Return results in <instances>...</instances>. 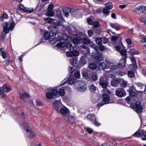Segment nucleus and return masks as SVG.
Here are the masks:
<instances>
[{
  "label": "nucleus",
  "mask_w": 146,
  "mask_h": 146,
  "mask_svg": "<svg viewBox=\"0 0 146 146\" xmlns=\"http://www.w3.org/2000/svg\"><path fill=\"white\" fill-rule=\"evenodd\" d=\"M102 102L97 104V106L100 107L108 103H112L115 102V101L110 100V96L104 93L102 95Z\"/></svg>",
  "instance_id": "f257e3e1"
},
{
  "label": "nucleus",
  "mask_w": 146,
  "mask_h": 146,
  "mask_svg": "<svg viewBox=\"0 0 146 146\" xmlns=\"http://www.w3.org/2000/svg\"><path fill=\"white\" fill-rule=\"evenodd\" d=\"M74 87L75 89L77 91L84 92L85 91L87 88V86L85 83L81 81H77L74 84Z\"/></svg>",
  "instance_id": "f03ea898"
},
{
  "label": "nucleus",
  "mask_w": 146,
  "mask_h": 146,
  "mask_svg": "<svg viewBox=\"0 0 146 146\" xmlns=\"http://www.w3.org/2000/svg\"><path fill=\"white\" fill-rule=\"evenodd\" d=\"M20 125L21 126H23V129L26 131L27 133V136L28 137L31 138L35 136V134L33 132L31 131V129L28 126L27 123H20Z\"/></svg>",
  "instance_id": "7ed1b4c3"
},
{
  "label": "nucleus",
  "mask_w": 146,
  "mask_h": 146,
  "mask_svg": "<svg viewBox=\"0 0 146 146\" xmlns=\"http://www.w3.org/2000/svg\"><path fill=\"white\" fill-rule=\"evenodd\" d=\"M91 56L96 62H100L103 59V55L98 49L95 50L92 53Z\"/></svg>",
  "instance_id": "20e7f679"
},
{
  "label": "nucleus",
  "mask_w": 146,
  "mask_h": 146,
  "mask_svg": "<svg viewBox=\"0 0 146 146\" xmlns=\"http://www.w3.org/2000/svg\"><path fill=\"white\" fill-rule=\"evenodd\" d=\"M126 59L122 58L119 61V63L116 65H112L111 66V68L113 70H116L117 69H120L125 67V63L126 62Z\"/></svg>",
  "instance_id": "39448f33"
},
{
  "label": "nucleus",
  "mask_w": 146,
  "mask_h": 146,
  "mask_svg": "<svg viewBox=\"0 0 146 146\" xmlns=\"http://www.w3.org/2000/svg\"><path fill=\"white\" fill-rule=\"evenodd\" d=\"M130 107L136 112H141L143 110V108L141 104L139 102H137L135 104L130 105Z\"/></svg>",
  "instance_id": "423d86ee"
},
{
  "label": "nucleus",
  "mask_w": 146,
  "mask_h": 146,
  "mask_svg": "<svg viewBox=\"0 0 146 146\" xmlns=\"http://www.w3.org/2000/svg\"><path fill=\"white\" fill-rule=\"evenodd\" d=\"M54 33L49 32H45L44 33V36L42 37L40 40V43L44 42L45 41L47 40H49L50 41H52V38L54 36Z\"/></svg>",
  "instance_id": "0eeeda50"
},
{
  "label": "nucleus",
  "mask_w": 146,
  "mask_h": 146,
  "mask_svg": "<svg viewBox=\"0 0 146 146\" xmlns=\"http://www.w3.org/2000/svg\"><path fill=\"white\" fill-rule=\"evenodd\" d=\"M56 45L59 48H63L64 49H68L70 51L73 48V46L71 44L68 42H61L58 43Z\"/></svg>",
  "instance_id": "6e6552de"
},
{
  "label": "nucleus",
  "mask_w": 146,
  "mask_h": 146,
  "mask_svg": "<svg viewBox=\"0 0 146 146\" xmlns=\"http://www.w3.org/2000/svg\"><path fill=\"white\" fill-rule=\"evenodd\" d=\"M83 35L75 34L74 35V38L73 39V42L76 44L82 43Z\"/></svg>",
  "instance_id": "1a4fd4ad"
},
{
  "label": "nucleus",
  "mask_w": 146,
  "mask_h": 146,
  "mask_svg": "<svg viewBox=\"0 0 146 146\" xmlns=\"http://www.w3.org/2000/svg\"><path fill=\"white\" fill-rule=\"evenodd\" d=\"M58 94V91L56 89H52L50 92L46 94V97L49 99L55 98Z\"/></svg>",
  "instance_id": "9d476101"
},
{
  "label": "nucleus",
  "mask_w": 146,
  "mask_h": 146,
  "mask_svg": "<svg viewBox=\"0 0 146 146\" xmlns=\"http://www.w3.org/2000/svg\"><path fill=\"white\" fill-rule=\"evenodd\" d=\"M54 34V36L52 38V41H53L54 42V43L58 41L61 40L62 39V37L60 35V33L57 31L55 32H53Z\"/></svg>",
  "instance_id": "9b49d317"
},
{
  "label": "nucleus",
  "mask_w": 146,
  "mask_h": 146,
  "mask_svg": "<svg viewBox=\"0 0 146 146\" xmlns=\"http://www.w3.org/2000/svg\"><path fill=\"white\" fill-rule=\"evenodd\" d=\"M115 95L119 97H122L125 96L126 93L123 89L117 88L116 90Z\"/></svg>",
  "instance_id": "f8f14e48"
},
{
  "label": "nucleus",
  "mask_w": 146,
  "mask_h": 146,
  "mask_svg": "<svg viewBox=\"0 0 146 146\" xmlns=\"http://www.w3.org/2000/svg\"><path fill=\"white\" fill-rule=\"evenodd\" d=\"M18 7L20 10L23 11L25 12L29 13H31L34 10L33 8H27L24 7V5L22 4H20Z\"/></svg>",
  "instance_id": "ddd939ff"
},
{
  "label": "nucleus",
  "mask_w": 146,
  "mask_h": 146,
  "mask_svg": "<svg viewBox=\"0 0 146 146\" xmlns=\"http://www.w3.org/2000/svg\"><path fill=\"white\" fill-rule=\"evenodd\" d=\"M146 7L144 5L139 6L136 8L134 12L136 14H140L144 13L145 11Z\"/></svg>",
  "instance_id": "4468645a"
},
{
  "label": "nucleus",
  "mask_w": 146,
  "mask_h": 146,
  "mask_svg": "<svg viewBox=\"0 0 146 146\" xmlns=\"http://www.w3.org/2000/svg\"><path fill=\"white\" fill-rule=\"evenodd\" d=\"M72 10H71V14L72 16L73 17H75L77 18H82V13L79 10H75L72 11Z\"/></svg>",
  "instance_id": "2eb2a0df"
},
{
  "label": "nucleus",
  "mask_w": 146,
  "mask_h": 146,
  "mask_svg": "<svg viewBox=\"0 0 146 146\" xmlns=\"http://www.w3.org/2000/svg\"><path fill=\"white\" fill-rule=\"evenodd\" d=\"M71 65L75 67L79 68V62L77 57L73 58L70 60Z\"/></svg>",
  "instance_id": "dca6fc26"
},
{
  "label": "nucleus",
  "mask_w": 146,
  "mask_h": 146,
  "mask_svg": "<svg viewBox=\"0 0 146 146\" xmlns=\"http://www.w3.org/2000/svg\"><path fill=\"white\" fill-rule=\"evenodd\" d=\"M87 60V56L86 55L82 56L81 57L79 62V68L84 66L86 64Z\"/></svg>",
  "instance_id": "f3484780"
},
{
  "label": "nucleus",
  "mask_w": 146,
  "mask_h": 146,
  "mask_svg": "<svg viewBox=\"0 0 146 146\" xmlns=\"http://www.w3.org/2000/svg\"><path fill=\"white\" fill-rule=\"evenodd\" d=\"M66 54L68 57H70L78 55L79 52L76 50H73L72 51L67 52Z\"/></svg>",
  "instance_id": "a211bd4d"
},
{
  "label": "nucleus",
  "mask_w": 146,
  "mask_h": 146,
  "mask_svg": "<svg viewBox=\"0 0 146 146\" xmlns=\"http://www.w3.org/2000/svg\"><path fill=\"white\" fill-rule=\"evenodd\" d=\"M60 112L63 115L69 114L70 111L66 108L64 107L60 109Z\"/></svg>",
  "instance_id": "6ab92c4d"
},
{
  "label": "nucleus",
  "mask_w": 146,
  "mask_h": 146,
  "mask_svg": "<svg viewBox=\"0 0 146 146\" xmlns=\"http://www.w3.org/2000/svg\"><path fill=\"white\" fill-rule=\"evenodd\" d=\"M110 25L112 28L115 29L116 31H118L120 30L121 29V27L117 23H110Z\"/></svg>",
  "instance_id": "aec40b11"
},
{
  "label": "nucleus",
  "mask_w": 146,
  "mask_h": 146,
  "mask_svg": "<svg viewBox=\"0 0 146 146\" xmlns=\"http://www.w3.org/2000/svg\"><path fill=\"white\" fill-rule=\"evenodd\" d=\"M129 59L132 63V69H134L136 68L137 66L136 63V59L135 57L133 56H131L129 57Z\"/></svg>",
  "instance_id": "412c9836"
},
{
  "label": "nucleus",
  "mask_w": 146,
  "mask_h": 146,
  "mask_svg": "<svg viewBox=\"0 0 146 146\" xmlns=\"http://www.w3.org/2000/svg\"><path fill=\"white\" fill-rule=\"evenodd\" d=\"M120 78H118L117 80H114L111 82V85L113 86L116 87L118 86L120 82L119 80Z\"/></svg>",
  "instance_id": "4be33fe9"
},
{
  "label": "nucleus",
  "mask_w": 146,
  "mask_h": 146,
  "mask_svg": "<svg viewBox=\"0 0 146 146\" xmlns=\"http://www.w3.org/2000/svg\"><path fill=\"white\" fill-rule=\"evenodd\" d=\"M99 83L100 86L103 88H106L108 85V83L107 82H105L102 80V78H101L100 79Z\"/></svg>",
  "instance_id": "5701e85b"
},
{
  "label": "nucleus",
  "mask_w": 146,
  "mask_h": 146,
  "mask_svg": "<svg viewBox=\"0 0 146 146\" xmlns=\"http://www.w3.org/2000/svg\"><path fill=\"white\" fill-rule=\"evenodd\" d=\"M82 43L83 44H85L87 45L90 44L91 42L90 40L88 39L83 35L82 36Z\"/></svg>",
  "instance_id": "b1692460"
},
{
  "label": "nucleus",
  "mask_w": 146,
  "mask_h": 146,
  "mask_svg": "<svg viewBox=\"0 0 146 146\" xmlns=\"http://www.w3.org/2000/svg\"><path fill=\"white\" fill-rule=\"evenodd\" d=\"M94 19V17L92 16L87 18L86 21L88 24L90 25H92L93 23V21Z\"/></svg>",
  "instance_id": "393cba45"
},
{
  "label": "nucleus",
  "mask_w": 146,
  "mask_h": 146,
  "mask_svg": "<svg viewBox=\"0 0 146 146\" xmlns=\"http://www.w3.org/2000/svg\"><path fill=\"white\" fill-rule=\"evenodd\" d=\"M62 38L63 39L68 42H70L72 40L71 37L69 36L66 34H64L62 36Z\"/></svg>",
  "instance_id": "a878e982"
},
{
  "label": "nucleus",
  "mask_w": 146,
  "mask_h": 146,
  "mask_svg": "<svg viewBox=\"0 0 146 146\" xmlns=\"http://www.w3.org/2000/svg\"><path fill=\"white\" fill-rule=\"evenodd\" d=\"M128 52L131 55H133L135 54H138L139 52L137 50H135L134 48L130 49L128 51Z\"/></svg>",
  "instance_id": "bb28decb"
},
{
  "label": "nucleus",
  "mask_w": 146,
  "mask_h": 146,
  "mask_svg": "<svg viewBox=\"0 0 146 146\" xmlns=\"http://www.w3.org/2000/svg\"><path fill=\"white\" fill-rule=\"evenodd\" d=\"M82 74L83 77L88 80H89L90 78V76L88 74L86 71H82Z\"/></svg>",
  "instance_id": "cd10ccee"
},
{
  "label": "nucleus",
  "mask_w": 146,
  "mask_h": 146,
  "mask_svg": "<svg viewBox=\"0 0 146 146\" xmlns=\"http://www.w3.org/2000/svg\"><path fill=\"white\" fill-rule=\"evenodd\" d=\"M120 53L122 58H125V59L127 58V50L126 49L121 50H120Z\"/></svg>",
  "instance_id": "c85d7f7f"
},
{
  "label": "nucleus",
  "mask_w": 146,
  "mask_h": 146,
  "mask_svg": "<svg viewBox=\"0 0 146 146\" xmlns=\"http://www.w3.org/2000/svg\"><path fill=\"white\" fill-rule=\"evenodd\" d=\"M87 117L89 119L92 123H94L96 119V118L95 116L91 114H88Z\"/></svg>",
  "instance_id": "c756f323"
},
{
  "label": "nucleus",
  "mask_w": 146,
  "mask_h": 146,
  "mask_svg": "<svg viewBox=\"0 0 146 146\" xmlns=\"http://www.w3.org/2000/svg\"><path fill=\"white\" fill-rule=\"evenodd\" d=\"M9 16L8 15L5 13H4L1 15L0 17V21H3L5 19H7L8 18Z\"/></svg>",
  "instance_id": "7c9ffc66"
},
{
  "label": "nucleus",
  "mask_w": 146,
  "mask_h": 146,
  "mask_svg": "<svg viewBox=\"0 0 146 146\" xmlns=\"http://www.w3.org/2000/svg\"><path fill=\"white\" fill-rule=\"evenodd\" d=\"M3 91L4 92H8L11 90V88L8 85L5 84L3 86Z\"/></svg>",
  "instance_id": "2f4dec72"
},
{
  "label": "nucleus",
  "mask_w": 146,
  "mask_h": 146,
  "mask_svg": "<svg viewBox=\"0 0 146 146\" xmlns=\"http://www.w3.org/2000/svg\"><path fill=\"white\" fill-rule=\"evenodd\" d=\"M10 24L9 26V28L12 31L14 29V27L15 25V22L14 21L12 17L11 19V20L10 21Z\"/></svg>",
  "instance_id": "473e14b6"
},
{
  "label": "nucleus",
  "mask_w": 146,
  "mask_h": 146,
  "mask_svg": "<svg viewBox=\"0 0 146 146\" xmlns=\"http://www.w3.org/2000/svg\"><path fill=\"white\" fill-rule=\"evenodd\" d=\"M66 87V86L62 87L59 89V92L58 91V93L59 95L63 96L64 95L65 92L64 88H65Z\"/></svg>",
  "instance_id": "72a5a7b5"
},
{
  "label": "nucleus",
  "mask_w": 146,
  "mask_h": 146,
  "mask_svg": "<svg viewBox=\"0 0 146 146\" xmlns=\"http://www.w3.org/2000/svg\"><path fill=\"white\" fill-rule=\"evenodd\" d=\"M119 80H120V84L123 87L125 88L127 86V82L124 80L123 79L120 78Z\"/></svg>",
  "instance_id": "f704fd0d"
},
{
  "label": "nucleus",
  "mask_w": 146,
  "mask_h": 146,
  "mask_svg": "<svg viewBox=\"0 0 146 146\" xmlns=\"http://www.w3.org/2000/svg\"><path fill=\"white\" fill-rule=\"evenodd\" d=\"M106 64L104 62H103L100 64L98 66V67L100 70H103L106 68Z\"/></svg>",
  "instance_id": "c9c22d12"
},
{
  "label": "nucleus",
  "mask_w": 146,
  "mask_h": 146,
  "mask_svg": "<svg viewBox=\"0 0 146 146\" xmlns=\"http://www.w3.org/2000/svg\"><path fill=\"white\" fill-rule=\"evenodd\" d=\"M19 96L21 99L23 100H24L25 98H27L29 96V94L26 93H21Z\"/></svg>",
  "instance_id": "e433bc0d"
},
{
  "label": "nucleus",
  "mask_w": 146,
  "mask_h": 146,
  "mask_svg": "<svg viewBox=\"0 0 146 146\" xmlns=\"http://www.w3.org/2000/svg\"><path fill=\"white\" fill-rule=\"evenodd\" d=\"M95 41L96 43L98 45L102 44V39L100 37H98L96 38L95 40Z\"/></svg>",
  "instance_id": "4c0bfd02"
},
{
  "label": "nucleus",
  "mask_w": 146,
  "mask_h": 146,
  "mask_svg": "<svg viewBox=\"0 0 146 146\" xmlns=\"http://www.w3.org/2000/svg\"><path fill=\"white\" fill-rule=\"evenodd\" d=\"M3 28V31L5 33L7 34L9 32V30H10L9 27H5V25H4L2 27Z\"/></svg>",
  "instance_id": "58836bf2"
},
{
  "label": "nucleus",
  "mask_w": 146,
  "mask_h": 146,
  "mask_svg": "<svg viewBox=\"0 0 146 146\" xmlns=\"http://www.w3.org/2000/svg\"><path fill=\"white\" fill-rule=\"evenodd\" d=\"M106 7L107 8V9L110 10L113 8V6L111 2H108L106 4Z\"/></svg>",
  "instance_id": "ea45409f"
},
{
  "label": "nucleus",
  "mask_w": 146,
  "mask_h": 146,
  "mask_svg": "<svg viewBox=\"0 0 146 146\" xmlns=\"http://www.w3.org/2000/svg\"><path fill=\"white\" fill-rule=\"evenodd\" d=\"M54 12L52 11H48L46 13L45 15L47 16L51 17L54 15Z\"/></svg>",
  "instance_id": "a19ab883"
},
{
  "label": "nucleus",
  "mask_w": 146,
  "mask_h": 146,
  "mask_svg": "<svg viewBox=\"0 0 146 146\" xmlns=\"http://www.w3.org/2000/svg\"><path fill=\"white\" fill-rule=\"evenodd\" d=\"M127 75L129 77L131 78L134 77L135 75V74L133 72L130 70L128 71Z\"/></svg>",
  "instance_id": "79ce46f5"
},
{
  "label": "nucleus",
  "mask_w": 146,
  "mask_h": 146,
  "mask_svg": "<svg viewBox=\"0 0 146 146\" xmlns=\"http://www.w3.org/2000/svg\"><path fill=\"white\" fill-rule=\"evenodd\" d=\"M108 9L107 8H104L102 10V12L104 14V15L106 17L110 13L109 11L108 10Z\"/></svg>",
  "instance_id": "37998d69"
},
{
  "label": "nucleus",
  "mask_w": 146,
  "mask_h": 146,
  "mask_svg": "<svg viewBox=\"0 0 146 146\" xmlns=\"http://www.w3.org/2000/svg\"><path fill=\"white\" fill-rule=\"evenodd\" d=\"M89 67L91 69L94 70L96 68L97 66L95 64L93 63H91L89 64Z\"/></svg>",
  "instance_id": "c03bdc74"
},
{
  "label": "nucleus",
  "mask_w": 146,
  "mask_h": 146,
  "mask_svg": "<svg viewBox=\"0 0 146 146\" xmlns=\"http://www.w3.org/2000/svg\"><path fill=\"white\" fill-rule=\"evenodd\" d=\"M6 96V95L2 91L1 88L0 87V98H5Z\"/></svg>",
  "instance_id": "a18cd8bd"
},
{
  "label": "nucleus",
  "mask_w": 146,
  "mask_h": 146,
  "mask_svg": "<svg viewBox=\"0 0 146 146\" xmlns=\"http://www.w3.org/2000/svg\"><path fill=\"white\" fill-rule=\"evenodd\" d=\"M96 88L95 86L94 85H91L90 88V91L93 93H94L96 91Z\"/></svg>",
  "instance_id": "49530a36"
},
{
  "label": "nucleus",
  "mask_w": 146,
  "mask_h": 146,
  "mask_svg": "<svg viewBox=\"0 0 146 146\" xmlns=\"http://www.w3.org/2000/svg\"><path fill=\"white\" fill-rule=\"evenodd\" d=\"M76 79L74 78H71L69 81V84H74L75 83L76 81Z\"/></svg>",
  "instance_id": "de8ad7c7"
},
{
  "label": "nucleus",
  "mask_w": 146,
  "mask_h": 146,
  "mask_svg": "<svg viewBox=\"0 0 146 146\" xmlns=\"http://www.w3.org/2000/svg\"><path fill=\"white\" fill-rule=\"evenodd\" d=\"M102 40L103 44H105L109 42V39L108 38H106L105 37H104L102 38Z\"/></svg>",
  "instance_id": "09e8293b"
},
{
  "label": "nucleus",
  "mask_w": 146,
  "mask_h": 146,
  "mask_svg": "<svg viewBox=\"0 0 146 146\" xmlns=\"http://www.w3.org/2000/svg\"><path fill=\"white\" fill-rule=\"evenodd\" d=\"M44 9V6L43 5H41L36 9V11H37L38 12H39L43 11Z\"/></svg>",
  "instance_id": "8fccbe9b"
},
{
  "label": "nucleus",
  "mask_w": 146,
  "mask_h": 146,
  "mask_svg": "<svg viewBox=\"0 0 146 146\" xmlns=\"http://www.w3.org/2000/svg\"><path fill=\"white\" fill-rule=\"evenodd\" d=\"M136 85L137 86H138V87L141 89H143V88L145 86L143 84L139 82L137 83H136Z\"/></svg>",
  "instance_id": "3c124183"
},
{
  "label": "nucleus",
  "mask_w": 146,
  "mask_h": 146,
  "mask_svg": "<svg viewBox=\"0 0 146 146\" xmlns=\"http://www.w3.org/2000/svg\"><path fill=\"white\" fill-rule=\"evenodd\" d=\"M91 77L93 81H96L98 79V77L97 75L96 74H94L91 76Z\"/></svg>",
  "instance_id": "603ef678"
},
{
  "label": "nucleus",
  "mask_w": 146,
  "mask_h": 146,
  "mask_svg": "<svg viewBox=\"0 0 146 146\" xmlns=\"http://www.w3.org/2000/svg\"><path fill=\"white\" fill-rule=\"evenodd\" d=\"M92 25H93L94 27L97 28L99 26L100 23L98 21H96L93 22Z\"/></svg>",
  "instance_id": "864d4df0"
},
{
  "label": "nucleus",
  "mask_w": 146,
  "mask_h": 146,
  "mask_svg": "<svg viewBox=\"0 0 146 146\" xmlns=\"http://www.w3.org/2000/svg\"><path fill=\"white\" fill-rule=\"evenodd\" d=\"M44 20L46 23H51L52 21V19L49 17H46L44 18Z\"/></svg>",
  "instance_id": "5fc2aeb1"
},
{
  "label": "nucleus",
  "mask_w": 146,
  "mask_h": 146,
  "mask_svg": "<svg viewBox=\"0 0 146 146\" xmlns=\"http://www.w3.org/2000/svg\"><path fill=\"white\" fill-rule=\"evenodd\" d=\"M75 77L76 78H79L80 76V74L79 71H76L74 73Z\"/></svg>",
  "instance_id": "6e6d98bb"
},
{
  "label": "nucleus",
  "mask_w": 146,
  "mask_h": 146,
  "mask_svg": "<svg viewBox=\"0 0 146 146\" xmlns=\"http://www.w3.org/2000/svg\"><path fill=\"white\" fill-rule=\"evenodd\" d=\"M142 135L140 132L137 131L135 132L133 135L135 137H139Z\"/></svg>",
  "instance_id": "4d7b16f0"
},
{
  "label": "nucleus",
  "mask_w": 146,
  "mask_h": 146,
  "mask_svg": "<svg viewBox=\"0 0 146 146\" xmlns=\"http://www.w3.org/2000/svg\"><path fill=\"white\" fill-rule=\"evenodd\" d=\"M59 26V22L57 23H53L52 26L54 28H58Z\"/></svg>",
  "instance_id": "13d9d810"
},
{
  "label": "nucleus",
  "mask_w": 146,
  "mask_h": 146,
  "mask_svg": "<svg viewBox=\"0 0 146 146\" xmlns=\"http://www.w3.org/2000/svg\"><path fill=\"white\" fill-rule=\"evenodd\" d=\"M0 55L2 56L3 58H5L6 57V54L5 52L4 51H1L0 52Z\"/></svg>",
  "instance_id": "bf43d9fd"
},
{
  "label": "nucleus",
  "mask_w": 146,
  "mask_h": 146,
  "mask_svg": "<svg viewBox=\"0 0 146 146\" xmlns=\"http://www.w3.org/2000/svg\"><path fill=\"white\" fill-rule=\"evenodd\" d=\"M99 45V49L100 51H102L105 50V48L102 44Z\"/></svg>",
  "instance_id": "052dcab7"
},
{
  "label": "nucleus",
  "mask_w": 146,
  "mask_h": 146,
  "mask_svg": "<svg viewBox=\"0 0 146 146\" xmlns=\"http://www.w3.org/2000/svg\"><path fill=\"white\" fill-rule=\"evenodd\" d=\"M141 22L143 23L144 24L146 23V19L145 18L142 17L139 19Z\"/></svg>",
  "instance_id": "680f3d73"
},
{
  "label": "nucleus",
  "mask_w": 146,
  "mask_h": 146,
  "mask_svg": "<svg viewBox=\"0 0 146 146\" xmlns=\"http://www.w3.org/2000/svg\"><path fill=\"white\" fill-rule=\"evenodd\" d=\"M118 39V36H113L111 38V40L113 41H115Z\"/></svg>",
  "instance_id": "e2e57ef3"
},
{
  "label": "nucleus",
  "mask_w": 146,
  "mask_h": 146,
  "mask_svg": "<svg viewBox=\"0 0 146 146\" xmlns=\"http://www.w3.org/2000/svg\"><path fill=\"white\" fill-rule=\"evenodd\" d=\"M129 95L130 96L133 97L135 96V93L132 90H130L129 92Z\"/></svg>",
  "instance_id": "0e129e2a"
},
{
  "label": "nucleus",
  "mask_w": 146,
  "mask_h": 146,
  "mask_svg": "<svg viewBox=\"0 0 146 146\" xmlns=\"http://www.w3.org/2000/svg\"><path fill=\"white\" fill-rule=\"evenodd\" d=\"M95 125L98 127L101 125V124L96 120V119L93 123Z\"/></svg>",
  "instance_id": "69168bd1"
},
{
  "label": "nucleus",
  "mask_w": 146,
  "mask_h": 146,
  "mask_svg": "<svg viewBox=\"0 0 146 146\" xmlns=\"http://www.w3.org/2000/svg\"><path fill=\"white\" fill-rule=\"evenodd\" d=\"M68 80H66V79H64V80L62 81L60 83V85L61 86H62L64 85L66 83L68 82Z\"/></svg>",
  "instance_id": "338daca9"
},
{
  "label": "nucleus",
  "mask_w": 146,
  "mask_h": 146,
  "mask_svg": "<svg viewBox=\"0 0 146 146\" xmlns=\"http://www.w3.org/2000/svg\"><path fill=\"white\" fill-rule=\"evenodd\" d=\"M86 130L88 133L90 134H92L93 132V130L89 127H88L86 128Z\"/></svg>",
  "instance_id": "774afa93"
}]
</instances>
